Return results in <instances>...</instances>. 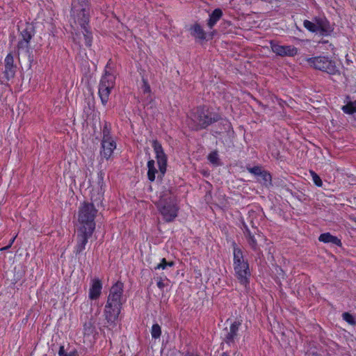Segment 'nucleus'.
Returning a JSON list of instances; mask_svg holds the SVG:
<instances>
[{
    "label": "nucleus",
    "mask_w": 356,
    "mask_h": 356,
    "mask_svg": "<svg viewBox=\"0 0 356 356\" xmlns=\"http://www.w3.org/2000/svg\"><path fill=\"white\" fill-rule=\"evenodd\" d=\"M90 0H72L71 14L76 19L82 29L84 44L87 47H90L92 42V33L87 27L90 17Z\"/></svg>",
    "instance_id": "obj_1"
},
{
    "label": "nucleus",
    "mask_w": 356,
    "mask_h": 356,
    "mask_svg": "<svg viewBox=\"0 0 356 356\" xmlns=\"http://www.w3.org/2000/svg\"><path fill=\"white\" fill-rule=\"evenodd\" d=\"M191 119L193 123V128L197 131L206 129L213 123L218 122L220 115L205 107L199 106L191 113Z\"/></svg>",
    "instance_id": "obj_2"
},
{
    "label": "nucleus",
    "mask_w": 356,
    "mask_h": 356,
    "mask_svg": "<svg viewBox=\"0 0 356 356\" xmlns=\"http://www.w3.org/2000/svg\"><path fill=\"white\" fill-rule=\"evenodd\" d=\"M156 207L166 222L172 221L177 216L175 199L170 191L163 192Z\"/></svg>",
    "instance_id": "obj_3"
},
{
    "label": "nucleus",
    "mask_w": 356,
    "mask_h": 356,
    "mask_svg": "<svg viewBox=\"0 0 356 356\" xmlns=\"http://www.w3.org/2000/svg\"><path fill=\"white\" fill-rule=\"evenodd\" d=\"M97 210L92 203L84 202L79 211V221L83 225L81 228L95 229L94 221Z\"/></svg>",
    "instance_id": "obj_4"
},
{
    "label": "nucleus",
    "mask_w": 356,
    "mask_h": 356,
    "mask_svg": "<svg viewBox=\"0 0 356 356\" xmlns=\"http://www.w3.org/2000/svg\"><path fill=\"white\" fill-rule=\"evenodd\" d=\"M305 28L312 33H319L321 35H329L334 30L330 22L325 17H318L313 22L305 20Z\"/></svg>",
    "instance_id": "obj_5"
},
{
    "label": "nucleus",
    "mask_w": 356,
    "mask_h": 356,
    "mask_svg": "<svg viewBox=\"0 0 356 356\" xmlns=\"http://www.w3.org/2000/svg\"><path fill=\"white\" fill-rule=\"evenodd\" d=\"M310 66L330 74H335L338 72L335 62L327 56H316L307 59Z\"/></svg>",
    "instance_id": "obj_6"
},
{
    "label": "nucleus",
    "mask_w": 356,
    "mask_h": 356,
    "mask_svg": "<svg viewBox=\"0 0 356 356\" xmlns=\"http://www.w3.org/2000/svg\"><path fill=\"white\" fill-rule=\"evenodd\" d=\"M122 307L106 304L104 309V316L105 317L106 325L108 329L113 330L117 325L119 316L121 312Z\"/></svg>",
    "instance_id": "obj_7"
},
{
    "label": "nucleus",
    "mask_w": 356,
    "mask_h": 356,
    "mask_svg": "<svg viewBox=\"0 0 356 356\" xmlns=\"http://www.w3.org/2000/svg\"><path fill=\"white\" fill-rule=\"evenodd\" d=\"M152 147L156 154V159L157 160L159 169V175H158V178L161 179L166 172L167 156L164 153L161 144L157 140L153 141Z\"/></svg>",
    "instance_id": "obj_8"
},
{
    "label": "nucleus",
    "mask_w": 356,
    "mask_h": 356,
    "mask_svg": "<svg viewBox=\"0 0 356 356\" xmlns=\"http://www.w3.org/2000/svg\"><path fill=\"white\" fill-rule=\"evenodd\" d=\"M94 229L81 228L78 230L76 236V245L74 250V253L78 255L82 252L86 248V245L88 241V238L92 235Z\"/></svg>",
    "instance_id": "obj_9"
},
{
    "label": "nucleus",
    "mask_w": 356,
    "mask_h": 356,
    "mask_svg": "<svg viewBox=\"0 0 356 356\" xmlns=\"http://www.w3.org/2000/svg\"><path fill=\"white\" fill-rule=\"evenodd\" d=\"M123 284L120 282H116L110 289L106 304L111 303L117 306L122 305Z\"/></svg>",
    "instance_id": "obj_10"
},
{
    "label": "nucleus",
    "mask_w": 356,
    "mask_h": 356,
    "mask_svg": "<svg viewBox=\"0 0 356 356\" xmlns=\"http://www.w3.org/2000/svg\"><path fill=\"white\" fill-rule=\"evenodd\" d=\"M21 36L22 38L18 42L17 49L18 51L26 49L28 50L29 47V42L33 36L35 35V29L32 24L26 23L25 26L22 29Z\"/></svg>",
    "instance_id": "obj_11"
},
{
    "label": "nucleus",
    "mask_w": 356,
    "mask_h": 356,
    "mask_svg": "<svg viewBox=\"0 0 356 356\" xmlns=\"http://www.w3.org/2000/svg\"><path fill=\"white\" fill-rule=\"evenodd\" d=\"M234 270L235 272V275L240 284L247 288L250 282V277L251 276V272L248 262L234 266Z\"/></svg>",
    "instance_id": "obj_12"
},
{
    "label": "nucleus",
    "mask_w": 356,
    "mask_h": 356,
    "mask_svg": "<svg viewBox=\"0 0 356 356\" xmlns=\"http://www.w3.org/2000/svg\"><path fill=\"white\" fill-rule=\"evenodd\" d=\"M270 47L273 53L282 57H292L298 54V49L292 45H280L274 41H271Z\"/></svg>",
    "instance_id": "obj_13"
},
{
    "label": "nucleus",
    "mask_w": 356,
    "mask_h": 356,
    "mask_svg": "<svg viewBox=\"0 0 356 356\" xmlns=\"http://www.w3.org/2000/svg\"><path fill=\"white\" fill-rule=\"evenodd\" d=\"M4 77L7 81H10L15 76L17 67L14 63V57L12 53H9L4 60Z\"/></svg>",
    "instance_id": "obj_14"
},
{
    "label": "nucleus",
    "mask_w": 356,
    "mask_h": 356,
    "mask_svg": "<svg viewBox=\"0 0 356 356\" xmlns=\"http://www.w3.org/2000/svg\"><path fill=\"white\" fill-rule=\"evenodd\" d=\"M241 325V322L235 321L234 323H232L229 327V330H226L227 333L225 334L223 341L229 346H231L232 344L234 343V341L236 337H237V333Z\"/></svg>",
    "instance_id": "obj_15"
},
{
    "label": "nucleus",
    "mask_w": 356,
    "mask_h": 356,
    "mask_svg": "<svg viewBox=\"0 0 356 356\" xmlns=\"http://www.w3.org/2000/svg\"><path fill=\"white\" fill-rule=\"evenodd\" d=\"M101 155L108 160L112 155L113 150L116 148L115 142L111 140H102Z\"/></svg>",
    "instance_id": "obj_16"
},
{
    "label": "nucleus",
    "mask_w": 356,
    "mask_h": 356,
    "mask_svg": "<svg viewBox=\"0 0 356 356\" xmlns=\"http://www.w3.org/2000/svg\"><path fill=\"white\" fill-rule=\"evenodd\" d=\"M102 284L99 279L95 278L92 280V284L89 290V298L91 300L97 299L102 292Z\"/></svg>",
    "instance_id": "obj_17"
},
{
    "label": "nucleus",
    "mask_w": 356,
    "mask_h": 356,
    "mask_svg": "<svg viewBox=\"0 0 356 356\" xmlns=\"http://www.w3.org/2000/svg\"><path fill=\"white\" fill-rule=\"evenodd\" d=\"M318 240L321 242H323L325 243H332L339 247H341L342 245L339 238L335 236L332 235L329 232L321 234L318 237Z\"/></svg>",
    "instance_id": "obj_18"
},
{
    "label": "nucleus",
    "mask_w": 356,
    "mask_h": 356,
    "mask_svg": "<svg viewBox=\"0 0 356 356\" xmlns=\"http://www.w3.org/2000/svg\"><path fill=\"white\" fill-rule=\"evenodd\" d=\"M232 245L234 246V267L248 263V261L244 259L242 250L237 247L236 243L233 242Z\"/></svg>",
    "instance_id": "obj_19"
},
{
    "label": "nucleus",
    "mask_w": 356,
    "mask_h": 356,
    "mask_svg": "<svg viewBox=\"0 0 356 356\" xmlns=\"http://www.w3.org/2000/svg\"><path fill=\"white\" fill-rule=\"evenodd\" d=\"M190 31L191 35L195 38L201 40L206 39V33L198 23H195L191 26Z\"/></svg>",
    "instance_id": "obj_20"
},
{
    "label": "nucleus",
    "mask_w": 356,
    "mask_h": 356,
    "mask_svg": "<svg viewBox=\"0 0 356 356\" xmlns=\"http://www.w3.org/2000/svg\"><path fill=\"white\" fill-rule=\"evenodd\" d=\"M109 88H113L115 86V76L113 74L106 72L105 74L102 76L100 83L99 85V88H104L108 86Z\"/></svg>",
    "instance_id": "obj_21"
},
{
    "label": "nucleus",
    "mask_w": 356,
    "mask_h": 356,
    "mask_svg": "<svg viewBox=\"0 0 356 356\" xmlns=\"http://www.w3.org/2000/svg\"><path fill=\"white\" fill-rule=\"evenodd\" d=\"M222 16V11L220 8L215 9L211 14L209 15V19L207 22V26L212 29L213 26L216 24V22L221 18Z\"/></svg>",
    "instance_id": "obj_22"
},
{
    "label": "nucleus",
    "mask_w": 356,
    "mask_h": 356,
    "mask_svg": "<svg viewBox=\"0 0 356 356\" xmlns=\"http://www.w3.org/2000/svg\"><path fill=\"white\" fill-rule=\"evenodd\" d=\"M113 88H109V85L104 88H99V96L101 99L102 103L104 105L108 102L109 95L111 94V91Z\"/></svg>",
    "instance_id": "obj_23"
},
{
    "label": "nucleus",
    "mask_w": 356,
    "mask_h": 356,
    "mask_svg": "<svg viewBox=\"0 0 356 356\" xmlns=\"http://www.w3.org/2000/svg\"><path fill=\"white\" fill-rule=\"evenodd\" d=\"M147 177L150 181H154L155 180V175L158 172L156 168H155V162L154 160L150 159L147 162Z\"/></svg>",
    "instance_id": "obj_24"
},
{
    "label": "nucleus",
    "mask_w": 356,
    "mask_h": 356,
    "mask_svg": "<svg viewBox=\"0 0 356 356\" xmlns=\"http://www.w3.org/2000/svg\"><path fill=\"white\" fill-rule=\"evenodd\" d=\"M219 128L218 130L215 131L216 134H221L222 132H227L231 128V123L226 119H222L220 117V120L218 122Z\"/></svg>",
    "instance_id": "obj_25"
},
{
    "label": "nucleus",
    "mask_w": 356,
    "mask_h": 356,
    "mask_svg": "<svg viewBox=\"0 0 356 356\" xmlns=\"http://www.w3.org/2000/svg\"><path fill=\"white\" fill-rule=\"evenodd\" d=\"M244 228H245L244 234L248 237V243H249L250 246L254 250H256L257 249V241H256L254 235H252L251 234V232L247 225H245Z\"/></svg>",
    "instance_id": "obj_26"
},
{
    "label": "nucleus",
    "mask_w": 356,
    "mask_h": 356,
    "mask_svg": "<svg viewBox=\"0 0 356 356\" xmlns=\"http://www.w3.org/2000/svg\"><path fill=\"white\" fill-rule=\"evenodd\" d=\"M261 177V183L266 187L272 186V177L271 175L266 170H264L259 175Z\"/></svg>",
    "instance_id": "obj_27"
},
{
    "label": "nucleus",
    "mask_w": 356,
    "mask_h": 356,
    "mask_svg": "<svg viewBox=\"0 0 356 356\" xmlns=\"http://www.w3.org/2000/svg\"><path fill=\"white\" fill-rule=\"evenodd\" d=\"M59 356H78V352L75 349L70 350V347L65 350L64 346H60L58 350Z\"/></svg>",
    "instance_id": "obj_28"
},
{
    "label": "nucleus",
    "mask_w": 356,
    "mask_h": 356,
    "mask_svg": "<svg viewBox=\"0 0 356 356\" xmlns=\"http://www.w3.org/2000/svg\"><path fill=\"white\" fill-rule=\"evenodd\" d=\"M208 160L211 163L216 166H219L221 165L220 160L218 156V154L217 151H213L208 155Z\"/></svg>",
    "instance_id": "obj_29"
},
{
    "label": "nucleus",
    "mask_w": 356,
    "mask_h": 356,
    "mask_svg": "<svg viewBox=\"0 0 356 356\" xmlns=\"http://www.w3.org/2000/svg\"><path fill=\"white\" fill-rule=\"evenodd\" d=\"M342 111L347 114L356 113V101L349 102L347 104L343 106Z\"/></svg>",
    "instance_id": "obj_30"
},
{
    "label": "nucleus",
    "mask_w": 356,
    "mask_h": 356,
    "mask_svg": "<svg viewBox=\"0 0 356 356\" xmlns=\"http://www.w3.org/2000/svg\"><path fill=\"white\" fill-rule=\"evenodd\" d=\"M174 266V261H167V260L165 258H163L161 262L156 266L154 267V269L158 270L161 268L163 270H165L167 269L168 267H173Z\"/></svg>",
    "instance_id": "obj_31"
},
{
    "label": "nucleus",
    "mask_w": 356,
    "mask_h": 356,
    "mask_svg": "<svg viewBox=\"0 0 356 356\" xmlns=\"http://www.w3.org/2000/svg\"><path fill=\"white\" fill-rule=\"evenodd\" d=\"M103 138L102 140H111V125L108 124L107 122L104 123L103 130Z\"/></svg>",
    "instance_id": "obj_32"
},
{
    "label": "nucleus",
    "mask_w": 356,
    "mask_h": 356,
    "mask_svg": "<svg viewBox=\"0 0 356 356\" xmlns=\"http://www.w3.org/2000/svg\"><path fill=\"white\" fill-rule=\"evenodd\" d=\"M151 334L152 338L158 339L161 334V328L158 323H155L152 325L151 330Z\"/></svg>",
    "instance_id": "obj_33"
},
{
    "label": "nucleus",
    "mask_w": 356,
    "mask_h": 356,
    "mask_svg": "<svg viewBox=\"0 0 356 356\" xmlns=\"http://www.w3.org/2000/svg\"><path fill=\"white\" fill-rule=\"evenodd\" d=\"M143 84L140 86V89L142 90L144 95H149L151 92L150 86L149 85L147 80L145 78L142 79Z\"/></svg>",
    "instance_id": "obj_34"
},
{
    "label": "nucleus",
    "mask_w": 356,
    "mask_h": 356,
    "mask_svg": "<svg viewBox=\"0 0 356 356\" xmlns=\"http://www.w3.org/2000/svg\"><path fill=\"white\" fill-rule=\"evenodd\" d=\"M343 319L350 325H355L356 321L352 314L348 312H344L342 314Z\"/></svg>",
    "instance_id": "obj_35"
},
{
    "label": "nucleus",
    "mask_w": 356,
    "mask_h": 356,
    "mask_svg": "<svg viewBox=\"0 0 356 356\" xmlns=\"http://www.w3.org/2000/svg\"><path fill=\"white\" fill-rule=\"evenodd\" d=\"M247 170L251 174H253L255 176H259L264 170L260 166H254V167H250L247 168Z\"/></svg>",
    "instance_id": "obj_36"
},
{
    "label": "nucleus",
    "mask_w": 356,
    "mask_h": 356,
    "mask_svg": "<svg viewBox=\"0 0 356 356\" xmlns=\"http://www.w3.org/2000/svg\"><path fill=\"white\" fill-rule=\"evenodd\" d=\"M311 175H312V179H313V181L314 183L318 187H321L323 185V181L321 179V177L314 171H311Z\"/></svg>",
    "instance_id": "obj_37"
},
{
    "label": "nucleus",
    "mask_w": 356,
    "mask_h": 356,
    "mask_svg": "<svg viewBox=\"0 0 356 356\" xmlns=\"http://www.w3.org/2000/svg\"><path fill=\"white\" fill-rule=\"evenodd\" d=\"M156 280H157V284H156L157 286L160 289H163L165 286V284L163 282V281L164 280H168L167 276L165 275H163L162 276L157 277Z\"/></svg>",
    "instance_id": "obj_38"
},
{
    "label": "nucleus",
    "mask_w": 356,
    "mask_h": 356,
    "mask_svg": "<svg viewBox=\"0 0 356 356\" xmlns=\"http://www.w3.org/2000/svg\"><path fill=\"white\" fill-rule=\"evenodd\" d=\"M104 173L102 171H100L98 172L97 175V184L100 188V191H102V187L104 186Z\"/></svg>",
    "instance_id": "obj_39"
},
{
    "label": "nucleus",
    "mask_w": 356,
    "mask_h": 356,
    "mask_svg": "<svg viewBox=\"0 0 356 356\" xmlns=\"http://www.w3.org/2000/svg\"><path fill=\"white\" fill-rule=\"evenodd\" d=\"M15 239V237H13V238L10 240V243H9L7 246L2 248L1 249V250H8V248L12 245V244H13V243L14 242Z\"/></svg>",
    "instance_id": "obj_40"
},
{
    "label": "nucleus",
    "mask_w": 356,
    "mask_h": 356,
    "mask_svg": "<svg viewBox=\"0 0 356 356\" xmlns=\"http://www.w3.org/2000/svg\"><path fill=\"white\" fill-rule=\"evenodd\" d=\"M181 356H199V355L195 354V353H189V352H188L186 354L181 355Z\"/></svg>",
    "instance_id": "obj_41"
},
{
    "label": "nucleus",
    "mask_w": 356,
    "mask_h": 356,
    "mask_svg": "<svg viewBox=\"0 0 356 356\" xmlns=\"http://www.w3.org/2000/svg\"><path fill=\"white\" fill-rule=\"evenodd\" d=\"M74 41H76V42H77L80 46H81V45H82V44H81V37H80V38H74Z\"/></svg>",
    "instance_id": "obj_42"
},
{
    "label": "nucleus",
    "mask_w": 356,
    "mask_h": 356,
    "mask_svg": "<svg viewBox=\"0 0 356 356\" xmlns=\"http://www.w3.org/2000/svg\"><path fill=\"white\" fill-rule=\"evenodd\" d=\"M220 356H229L227 353H222Z\"/></svg>",
    "instance_id": "obj_43"
}]
</instances>
